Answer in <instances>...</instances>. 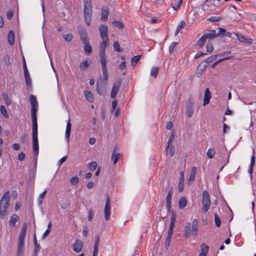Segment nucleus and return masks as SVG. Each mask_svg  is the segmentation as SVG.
Listing matches in <instances>:
<instances>
[{
	"mask_svg": "<svg viewBox=\"0 0 256 256\" xmlns=\"http://www.w3.org/2000/svg\"><path fill=\"white\" fill-rule=\"evenodd\" d=\"M100 241V238L98 236H96L95 238V242H94V246H99V242Z\"/></svg>",
	"mask_w": 256,
	"mask_h": 256,
	"instance_id": "53",
	"label": "nucleus"
},
{
	"mask_svg": "<svg viewBox=\"0 0 256 256\" xmlns=\"http://www.w3.org/2000/svg\"><path fill=\"white\" fill-rule=\"evenodd\" d=\"M206 38L204 36H202L196 43V48L198 49L202 48L204 46L206 42Z\"/></svg>",
	"mask_w": 256,
	"mask_h": 256,
	"instance_id": "29",
	"label": "nucleus"
},
{
	"mask_svg": "<svg viewBox=\"0 0 256 256\" xmlns=\"http://www.w3.org/2000/svg\"><path fill=\"white\" fill-rule=\"evenodd\" d=\"M114 50L118 52H122V50L120 48L119 42L118 41L114 42Z\"/></svg>",
	"mask_w": 256,
	"mask_h": 256,
	"instance_id": "40",
	"label": "nucleus"
},
{
	"mask_svg": "<svg viewBox=\"0 0 256 256\" xmlns=\"http://www.w3.org/2000/svg\"><path fill=\"white\" fill-rule=\"evenodd\" d=\"M202 211L206 212L210 208V200L208 191L204 190L202 192Z\"/></svg>",
	"mask_w": 256,
	"mask_h": 256,
	"instance_id": "6",
	"label": "nucleus"
},
{
	"mask_svg": "<svg viewBox=\"0 0 256 256\" xmlns=\"http://www.w3.org/2000/svg\"><path fill=\"white\" fill-rule=\"evenodd\" d=\"M196 170H197V169L196 167L194 166L192 168V170H191V171L190 172V177H189V178L188 180V182H192L194 180L196 174Z\"/></svg>",
	"mask_w": 256,
	"mask_h": 256,
	"instance_id": "27",
	"label": "nucleus"
},
{
	"mask_svg": "<svg viewBox=\"0 0 256 256\" xmlns=\"http://www.w3.org/2000/svg\"><path fill=\"white\" fill-rule=\"evenodd\" d=\"M8 40L10 46H12L14 42V34L12 30H10L8 36Z\"/></svg>",
	"mask_w": 256,
	"mask_h": 256,
	"instance_id": "24",
	"label": "nucleus"
},
{
	"mask_svg": "<svg viewBox=\"0 0 256 256\" xmlns=\"http://www.w3.org/2000/svg\"><path fill=\"white\" fill-rule=\"evenodd\" d=\"M19 216L16 214H13L11 216L9 220V225L12 228H15L16 226V223L19 220Z\"/></svg>",
	"mask_w": 256,
	"mask_h": 256,
	"instance_id": "13",
	"label": "nucleus"
},
{
	"mask_svg": "<svg viewBox=\"0 0 256 256\" xmlns=\"http://www.w3.org/2000/svg\"><path fill=\"white\" fill-rule=\"evenodd\" d=\"M2 98H4L6 104L8 106L10 104V100L9 99L7 94H6V93H3L2 94Z\"/></svg>",
	"mask_w": 256,
	"mask_h": 256,
	"instance_id": "43",
	"label": "nucleus"
},
{
	"mask_svg": "<svg viewBox=\"0 0 256 256\" xmlns=\"http://www.w3.org/2000/svg\"><path fill=\"white\" fill-rule=\"evenodd\" d=\"M9 192H6L0 202V217L3 218L6 215L7 208L10 206Z\"/></svg>",
	"mask_w": 256,
	"mask_h": 256,
	"instance_id": "2",
	"label": "nucleus"
},
{
	"mask_svg": "<svg viewBox=\"0 0 256 256\" xmlns=\"http://www.w3.org/2000/svg\"><path fill=\"white\" fill-rule=\"evenodd\" d=\"M46 190H44L42 194H40L38 198V202L39 206H42V204L43 199L44 198L46 194Z\"/></svg>",
	"mask_w": 256,
	"mask_h": 256,
	"instance_id": "32",
	"label": "nucleus"
},
{
	"mask_svg": "<svg viewBox=\"0 0 256 256\" xmlns=\"http://www.w3.org/2000/svg\"><path fill=\"white\" fill-rule=\"evenodd\" d=\"M88 167L90 170H94L97 167V164L96 162H92L88 164Z\"/></svg>",
	"mask_w": 256,
	"mask_h": 256,
	"instance_id": "38",
	"label": "nucleus"
},
{
	"mask_svg": "<svg viewBox=\"0 0 256 256\" xmlns=\"http://www.w3.org/2000/svg\"><path fill=\"white\" fill-rule=\"evenodd\" d=\"M140 56L137 55L133 56L131 59V63L132 65H135L140 60Z\"/></svg>",
	"mask_w": 256,
	"mask_h": 256,
	"instance_id": "37",
	"label": "nucleus"
},
{
	"mask_svg": "<svg viewBox=\"0 0 256 256\" xmlns=\"http://www.w3.org/2000/svg\"><path fill=\"white\" fill-rule=\"evenodd\" d=\"M191 232L192 234L196 236L197 234V220L196 219H194L192 222Z\"/></svg>",
	"mask_w": 256,
	"mask_h": 256,
	"instance_id": "22",
	"label": "nucleus"
},
{
	"mask_svg": "<svg viewBox=\"0 0 256 256\" xmlns=\"http://www.w3.org/2000/svg\"><path fill=\"white\" fill-rule=\"evenodd\" d=\"M26 72H24V77H25V80H26V84L28 86H30L31 85V80H30V74L28 73V72H26Z\"/></svg>",
	"mask_w": 256,
	"mask_h": 256,
	"instance_id": "33",
	"label": "nucleus"
},
{
	"mask_svg": "<svg viewBox=\"0 0 256 256\" xmlns=\"http://www.w3.org/2000/svg\"><path fill=\"white\" fill-rule=\"evenodd\" d=\"M191 228H192V224L188 222L186 224L185 227V232L184 236L186 238H188L190 237V234H191Z\"/></svg>",
	"mask_w": 256,
	"mask_h": 256,
	"instance_id": "26",
	"label": "nucleus"
},
{
	"mask_svg": "<svg viewBox=\"0 0 256 256\" xmlns=\"http://www.w3.org/2000/svg\"><path fill=\"white\" fill-rule=\"evenodd\" d=\"M215 154L216 151L214 148H210L208 150V151L206 152V156L208 158L211 159L213 158Z\"/></svg>",
	"mask_w": 256,
	"mask_h": 256,
	"instance_id": "31",
	"label": "nucleus"
},
{
	"mask_svg": "<svg viewBox=\"0 0 256 256\" xmlns=\"http://www.w3.org/2000/svg\"><path fill=\"white\" fill-rule=\"evenodd\" d=\"M158 68L157 66H154L150 70V76L156 78L158 72Z\"/></svg>",
	"mask_w": 256,
	"mask_h": 256,
	"instance_id": "36",
	"label": "nucleus"
},
{
	"mask_svg": "<svg viewBox=\"0 0 256 256\" xmlns=\"http://www.w3.org/2000/svg\"><path fill=\"white\" fill-rule=\"evenodd\" d=\"M109 14V10L106 8H103L102 10L100 20L102 21L105 22L108 20Z\"/></svg>",
	"mask_w": 256,
	"mask_h": 256,
	"instance_id": "18",
	"label": "nucleus"
},
{
	"mask_svg": "<svg viewBox=\"0 0 256 256\" xmlns=\"http://www.w3.org/2000/svg\"><path fill=\"white\" fill-rule=\"evenodd\" d=\"M84 94L86 99L90 102H92L94 100V97L92 93L87 90H85L84 92Z\"/></svg>",
	"mask_w": 256,
	"mask_h": 256,
	"instance_id": "21",
	"label": "nucleus"
},
{
	"mask_svg": "<svg viewBox=\"0 0 256 256\" xmlns=\"http://www.w3.org/2000/svg\"><path fill=\"white\" fill-rule=\"evenodd\" d=\"M64 38L66 41L70 42L73 38V36L71 34H68L64 36Z\"/></svg>",
	"mask_w": 256,
	"mask_h": 256,
	"instance_id": "47",
	"label": "nucleus"
},
{
	"mask_svg": "<svg viewBox=\"0 0 256 256\" xmlns=\"http://www.w3.org/2000/svg\"><path fill=\"white\" fill-rule=\"evenodd\" d=\"M184 173L183 172H182L180 173V178L179 180V184L178 186V191L180 192H182L184 188Z\"/></svg>",
	"mask_w": 256,
	"mask_h": 256,
	"instance_id": "15",
	"label": "nucleus"
},
{
	"mask_svg": "<svg viewBox=\"0 0 256 256\" xmlns=\"http://www.w3.org/2000/svg\"><path fill=\"white\" fill-rule=\"evenodd\" d=\"M203 36L205 37L206 40L208 39L210 40L216 37L218 34L216 33L215 30H210L209 32Z\"/></svg>",
	"mask_w": 256,
	"mask_h": 256,
	"instance_id": "23",
	"label": "nucleus"
},
{
	"mask_svg": "<svg viewBox=\"0 0 256 256\" xmlns=\"http://www.w3.org/2000/svg\"><path fill=\"white\" fill-rule=\"evenodd\" d=\"M126 67V63L124 62H121L119 66V68L121 70H124Z\"/></svg>",
	"mask_w": 256,
	"mask_h": 256,
	"instance_id": "59",
	"label": "nucleus"
},
{
	"mask_svg": "<svg viewBox=\"0 0 256 256\" xmlns=\"http://www.w3.org/2000/svg\"><path fill=\"white\" fill-rule=\"evenodd\" d=\"M211 98V92L209 89L207 88L204 92V105H206L209 103L210 100Z\"/></svg>",
	"mask_w": 256,
	"mask_h": 256,
	"instance_id": "16",
	"label": "nucleus"
},
{
	"mask_svg": "<svg viewBox=\"0 0 256 256\" xmlns=\"http://www.w3.org/2000/svg\"><path fill=\"white\" fill-rule=\"evenodd\" d=\"M110 42L108 39H102L100 44L99 54L100 61H106V49L108 47Z\"/></svg>",
	"mask_w": 256,
	"mask_h": 256,
	"instance_id": "5",
	"label": "nucleus"
},
{
	"mask_svg": "<svg viewBox=\"0 0 256 256\" xmlns=\"http://www.w3.org/2000/svg\"><path fill=\"white\" fill-rule=\"evenodd\" d=\"M100 64H102L103 78L104 79L106 80L108 78V74L106 68V61H100Z\"/></svg>",
	"mask_w": 256,
	"mask_h": 256,
	"instance_id": "14",
	"label": "nucleus"
},
{
	"mask_svg": "<svg viewBox=\"0 0 256 256\" xmlns=\"http://www.w3.org/2000/svg\"><path fill=\"white\" fill-rule=\"evenodd\" d=\"M206 52H211L214 50V48L212 44H207L206 46Z\"/></svg>",
	"mask_w": 256,
	"mask_h": 256,
	"instance_id": "49",
	"label": "nucleus"
},
{
	"mask_svg": "<svg viewBox=\"0 0 256 256\" xmlns=\"http://www.w3.org/2000/svg\"><path fill=\"white\" fill-rule=\"evenodd\" d=\"M222 19V18L221 16H212L208 18V20L211 22H218L220 20Z\"/></svg>",
	"mask_w": 256,
	"mask_h": 256,
	"instance_id": "44",
	"label": "nucleus"
},
{
	"mask_svg": "<svg viewBox=\"0 0 256 256\" xmlns=\"http://www.w3.org/2000/svg\"><path fill=\"white\" fill-rule=\"evenodd\" d=\"M84 46V51L86 54H90L92 52V48L89 44L88 40L86 36L82 37Z\"/></svg>",
	"mask_w": 256,
	"mask_h": 256,
	"instance_id": "8",
	"label": "nucleus"
},
{
	"mask_svg": "<svg viewBox=\"0 0 256 256\" xmlns=\"http://www.w3.org/2000/svg\"><path fill=\"white\" fill-rule=\"evenodd\" d=\"M26 224H24L18 238L17 250L18 254L21 253L24 250V239L26 236Z\"/></svg>",
	"mask_w": 256,
	"mask_h": 256,
	"instance_id": "4",
	"label": "nucleus"
},
{
	"mask_svg": "<svg viewBox=\"0 0 256 256\" xmlns=\"http://www.w3.org/2000/svg\"><path fill=\"white\" fill-rule=\"evenodd\" d=\"M187 204L186 198L184 197H182L178 200V207L180 209L184 208Z\"/></svg>",
	"mask_w": 256,
	"mask_h": 256,
	"instance_id": "30",
	"label": "nucleus"
},
{
	"mask_svg": "<svg viewBox=\"0 0 256 256\" xmlns=\"http://www.w3.org/2000/svg\"><path fill=\"white\" fill-rule=\"evenodd\" d=\"M13 16V12L11 10L8 11L7 12L6 16L8 19H11Z\"/></svg>",
	"mask_w": 256,
	"mask_h": 256,
	"instance_id": "61",
	"label": "nucleus"
},
{
	"mask_svg": "<svg viewBox=\"0 0 256 256\" xmlns=\"http://www.w3.org/2000/svg\"><path fill=\"white\" fill-rule=\"evenodd\" d=\"M110 204L108 198H107L104 208V216L106 220H108L110 218Z\"/></svg>",
	"mask_w": 256,
	"mask_h": 256,
	"instance_id": "7",
	"label": "nucleus"
},
{
	"mask_svg": "<svg viewBox=\"0 0 256 256\" xmlns=\"http://www.w3.org/2000/svg\"><path fill=\"white\" fill-rule=\"evenodd\" d=\"M78 178L77 176L72 177L70 180V183L72 185H76L78 182Z\"/></svg>",
	"mask_w": 256,
	"mask_h": 256,
	"instance_id": "42",
	"label": "nucleus"
},
{
	"mask_svg": "<svg viewBox=\"0 0 256 256\" xmlns=\"http://www.w3.org/2000/svg\"><path fill=\"white\" fill-rule=\"evenodd\" d=\"M50 229H47L45 231L44 234H43L42 238L43 239L45 238L48 236V235L50 234Z\"/></svg>",
	"mask_w": 256,
	"mask_h": 256,
	"instance_id": "63",
	"label": "nucleus"
},
{
	"mask_svg": "<svg viewBox=\"0 0 256 256\" xmlns=\"http://www.w3.org/2000/svg\"><path fill=\"white\" fill-rule=\"evenodd\" d=\"M67 156H64L62 157L58 162V165L59 166H61L66 160Z\"/></svg>",
	"mask_w": 256,
	"mask_h": 256,
	"instance_id": "52",
	"label": "nucleus"
},
{
	"mask_svg": "<svg viewBox=\"0 0 256 256\" xmlns=\"http://www.w3.org/2000/svg\"><path fill=\"white\" fill-rule=\"evenodd\" d=\"M83 234L84 236H87L88 234V230L86 226H84L83 228Z\"/></svg>",
	"mask_w": 256,
	"mask_h": 256,
	"instance_id": "62",
	"label": "nucleus"
},
{
	"mask_svg": "<svg viewBox=\"0 0 256 256\" xmlns=\"http://www.w3.org/2000/svg\"><path fill=\"white\" fill-rule=\"evenodd\" d=\"M201 252L199 256H206L208 250V246L204 244H202L200 246Z\"/></svg>",
	"mask_w": 256,
	"mask_h": 256,
	"instance_id": "25",
	"label": "nucleus"
},
{
	"mask_svg": "<svg viewBox=\"0 0 256 256\" xmlns=\"http://www.w3.org/2000/svg\"><path fill=\"white\" fill-rule=\"evenodd\" d=\"M194 102L191 101L188 102L186 104V114L188 118H190L194 112Z\"/></svg>",
	"mask_w": 256,
	"mask_h": 256,
	"instance_id": "12",
	"label": "nucleus"
},
{
	"mask_svg": "<svg viewBox=\"0 0 256 256\" xmlns=\"http://www.w3.org/2000/svg\"><path fill=\"white\" fill-rule=\"evenodd\" d=\"M171 238L172 237H169V236H167V237L166 239V240H165V246L166 247H168L169 246Z\"/></svg>",
	"mask_w": 256,
	"mask_h": 256,
	"instance_id": "54",
	"label": "nucleus"
},
{
	"mask_svg": "<svg viewBox=\"0 0 256 256\" xmlns=\"http://www.w3.org/2000/svg\"><path fill=\"white\" fill-rule=\"evenodd\" d=\"M177 45V42H173L172 43L168 48V50L170 54H172V52H174V50H176V48Z\"/></svg>",
	"mask_w": 256,
	"mask_h": 256,
	"instance_id": "39",
	"label": "nucleus"
},
{
	"mask_svg": "<svg viewBox=\"0 0 256 256\" xmlns=\"http://www.w3.org/2000/svg\"><path fill=\"white\" fill-rule=\"evenodd\" d=\"M25 158V154L23 152H21L18 156V159L22 161Z\"/></svg>",
	"mask_w": 256,
	"mask_h": 256,
	"instance_id": "51",
	"label": "nucleus"
},
{
	"mask_svg": "<svg viewBox=\"0 0 256 256\" xmlns=\"http://www.w3.org/2000/svg\"><path fill=\"white\" fill-rule=\"evenodd\" d=\"M254 153H255L254 150H253V154L251 157V162H250V166H254L255 164Z\"/></svg>",
	"mask_w": 256,
	"mask_h": 256,
	"instance_id": "48",
	"label": "nucleus"
},
{
	"mask_svg": "<svg viewBox=\"0 0 256 256\" xmlns=\"http://www.w3.org/2000/svg\"><path fill=\"white\" fill-rule=\"evenodd\" d=\"M71 127H72V124L70 122V119H68V120L67 122V124H66V134H65L67 142H69V140H70Z\"/></svg>",
	"mask_w": 256,
	"mask_h": 256,
	"instance_id": "17",
	"label": "nucleus"
},
{
	"mask_svg": "<svg viewBox=\"0 0 256 256\" xmlns=\"http://www.w3.org/2000/svg\"><path fill=\"white\" fill-rule=\"evenodd\" d=\"M182 2V0H180L178 2H173L172 3V6L174 10H178Z\"/></svg>",
	"mask_w": 256,
	"mask_h": 256,
	"instance_id": "34",
	"label": "nucleus"
},
{
	"mask_svg": "<svg viewBox=\"0 0 256 256\" xmlns=\"http://www.w3.org/2000/svg\"><path fill=\"white\" fill-rule=\"evenodd\" d=\"M98 246H94L92 256H97V255L98 254Z\"/></svg>",
	"mask_w": 256,
	"mask_h": 256,
	"instance_id": "57",
	"label": "nucleus"
},
{
	"mask_svg": "<svg viewBox=\"0 0 256 256\" xmlns=\"http://www.w3.org/2000/svg\"><path fill=\"white\" fill-rule=\"evenodd\" d=\"M116 148H114L112 155V160L113 162V164L114 165L118 162L120 157V154L116 152Z\"/></svg>",
	"mask_w": 256,
	"mask_h": 256,
	"instance_id": "19",
	"label": "nucleus"
},
{
	"mask_svg": "<svg viewBox=\"0 0 256 256\" xmlns=\"http://www.w3.org/2000/svg\"><path fill=\"white\" fill-rule=\"evenodd\" d=\"M93 218V213L92 212V211H91L90 210L89 211V213H88V220L89 221H90L92 218Z\"/></svg>",
	"mask_w": 256,
	"mask_h": 256,
	"instance_id": "64",
	"label": "nucleus"
},
{
	"mask_svg": "<svg viewBox=\"0 0 256 256\" xmlns=\"http://www.w3.org/2000/svg\"><path fill=\"white\" fill-rule=\"evenodd\" d=\"M218 55H215V56H210L206 60V61L207 62H212L213 60H215L217 57Z\"/></svg>",
	"mask_w": 256,
	"mask_h": 256,
	"instance_id": "50",
	"label": "nucleus"
},
{
	"mask_svg": "<svg viewBox=\"0 0 256 256\" xmlns=\"http://www.w3.org/2000/svg\"><path fill=\"white\" fill-rule=\"evenodd\" d=\"M120 86V81H116L114 83L110 94V96L112 98H114L116 97L119 90Z\"/></svg>",
	"mask_w": 256,
	"mask_h": 256,
	"instance_id": "11",
	"label": "nucleus"
},
{
	"mask_svg": "<svg viewBox=\"0 0 256 256\" xmlns=\"http://www.w3.org/2000/svg\"><path fill=\"white\" fill-rule=\"evenodd\" d=\"M172 194V192L170 190L168 192L166 196V206L168 209L170 208L171 206Z\"/></svg>",
	"mask_w": 256,
	"mask_h": 256,
	"instance_id": "28",
	"label": "nucleus"
},
{
	"mask_svg": "<svg viewBox=\"0 0 256 256\" xmlns=\"http://www.w3.org/2000/svg\"><path fill=\"white\" fill-rule=\"evenodd\" d=\"M84 16L86 24L90 26L92 20V0H84Z\"/></svg>",
	"mask_w": 256,
	"mask_h": 256,
	"instance_id": "3",
	"label": "nucleus"
},
{
	"mask_svg": "<svg viewBox=\"0 0 256 256\" xmlns=\"http://www.w3.org/2000/svg\"><path fill=\"white\" fill-rule=\"evenodd\" d=\"M220 0H217L218 2ZM207 6L209 8L208 9L211 11L214 10L216 9V6L214 2L212 0H206Z\"/></svg>",
	"mask_w": 256,
	"mask_h": 256,
	"instance_id": "20",
	"label": "nucleus"
},
{
	"mask_svg": "<svg viewBox=\"0 0 256 256\" xmlns=\"http://www.w3.org/2000/svg\"><path fill=\"white\" fill-rule=\"evenodd\" d=\"M12 148L16 150H18L20 148V146L18 144H12Z\"/></svg>",
	"mask_w": 256,
	"mask_h": 256,
	"instance_id": "56",
	"label": "nucleus"
},
{
	"mask_svg": "<svg viewBox=\"0 0 256 256\" xmlns=\"http://www.w3.org/2000/svg\"><path fill=\"white\" fill-rule=\"evenodd\" d=\"M214 222L216 226L218 227L220 226L221 222L220 219V218L216 214H215L214 216Z\"/></svg>",
	"mask_w": 256,
	"mask_h": 256,
	"instance_id": "46",
	"label": "nucleus"
},
{
	"mask_svg": "<svg viewBox=\"0 0 256 256\" xmlns=\"http://www.w3.org/2000/svg\"><path fill=\"white\" fill-rule=\"evenodd\" d=\"M30 102L32 106L31 116L32 120V148L34 154H38V124L36 118V112L38 110V104L36 98L32 94L30 96Z\"/></svg>",
	"mask_w": 256,
	"mask_h": 256,
	"instance_id": "1",
	"label": "nucleus"
},
{
	"mask_svg": "<svg viewBox=\"0 0 256 256\" xmlns=\"http://www.w3.org/2000/svg\"><path fill=\"white\" fill-rule=\"evenodd\" d=\"M112 23L120 28H124V24L120 21L114 20Z\"/></svg>",
	"mask_w": 256,
	"mask_h": 256,
	"instance_id": "45",
	"label": "nucleus"
},
{
	"mask_svg": "<svg viewBox=\"0 0 256 256\" xmlns=\"http://www.w3.org/2000/svg\"><path fill=\"white\" fill-rule=\"evenodd\" d=\"M83 248V244L81 240H76L72 246V250L76 252H80Z\"/></svg>",
	"mask_w": 256,
	"mask_h": 256,
	"instance_id": "10",
	"label": "nucleus"
},
{
	"mask_svg": "<svg viewBox=\"0 0 256 256\" xmlns=\"http://www.w3.org/2000/svg\"><path fill=\"white\" fill-rule=\"evenodd\" d=\"M170 148V146L168 147V148ZM175 148L174 146H170V156H172L174 153H175Z\"/></svg>",
	"mask_w": 256,
	"mask_h": 256,
	"instance_id": "55",
	"label": "nucleus"
},
{
	"mask_svg": "<svg viewBox=\"0 0 256 256\" xmlns=\"http://www.w3.org/2000/svg\"><path fill=\"white\" fill-rule=\"evenodd\" d=\"M1 114L4 116V117L8 118V114L6 112V110L4 106H1L0 108Z\"/></svg>",
	"mask_w": 256,
	"mask_h": 256,
	"instance_id": "41",
	"label": "nucleus"
},
{
	"mask_svg": "<svg viewBox=\"0 0 256 256\" xmlns=\"http://www.w3.org/2000/svg\"><path fill=\"white\" fill-rule=\"evenodd\" d=\"M99 30L101 39H108V28L105 24H101L99 26Z\"/></svg>",
	"mask_w": 256,
	"mask_h": 256,
	"instance_id": "9",
	"label": "nucleus"
},
{
	"mask_svg": "<svg viewBox=\"0 0 256 256\" xmlns=\"http://www.w3.org/2000/svg\"><path fill=\"white\" fill-rule=\"evenodd\" d=\"M4 60L6 64H9L10 58L8 55L4 57Z\"/></svg>",
	"mask_w": 256,
	"mask_h": 256,
	"instance_id": "60",
	"label": "nucleus"
},
{
	"mask_svg": "<svg viewBox=\"0 0 256 256\" xmlns=\"http://www.w3.org/2000/svg\"><path fill=\"white\" fill-rule=\"evenodd\" d=\"M232 57H228V58H222V59H221V60H218V61L215 62L213 64H212V67L214 68L216 64H217L218 63H219L220 62L222 61V60H228V59H230Z\"/></svg>",
	"mask_w": 256,
	"mask_h": 256,
	"instance_id": "58",
	"label": "nucleus"
},
{
	"mask_svg": "<svg viewBox=\"0 0 256 256\" xmlns=\"http://www.w3.org/2000/svg\"><path fill=\"white\" fill-rule=\"evenodd\" d=\"M89 64L88 60H84L80 64V68L82 70H86L88 68Z\"/></svg>",
	"mask_w": 256,
	"mask_h": 256,
	"instance_id": "35",
	"label": "nucleus"
}]
</instances>
